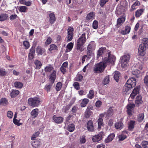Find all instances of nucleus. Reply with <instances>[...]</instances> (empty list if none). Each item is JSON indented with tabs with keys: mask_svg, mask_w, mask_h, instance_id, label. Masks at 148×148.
Returning a JSON list of instances; mask_svg holds the SVG:
<instances>
[{
	"mask_svg": "<svg viewBox=\"0 0 148 148\" xmlns=\"http://www.w3.org/2000/svg\"><path fill=\"white\" fill-rule=\"evenodd\" d=\"M104 54H106L107 57L104 58L102 62L95 64V66L94 71L96 73L102 72L108 64L114 62L115 60V56L111 55L109 51H107L105 47H101L98 51L97 58H98L101 56H103L102 55Z\"/></svg>",
	"mask_w": 148,
	"mask_h": 148,
	"instance_id": "1",
	"label": "nucleus"
},
{
	"mask_svg": "<svg viewBox=\"0 0 148 148\" xmlns=\"http://www.w3.org/2000/svg\"><path fill=\"white\" fill-rule=\"evenodd\" d=\"M28 101L29 105L33 107H38L41 103L40 99L37 97L29 98Z\"/></svg>",
	"mask_w": 148,
	"mask_h": 148,
	"instance_id": "2",
	"label": "nucleus"
},
{
	"mask_svg": "<svg viewBox=\"0 0 148 148\" xmlns=\"http://www.w3.org/2000/svg\"><path fill=\"white\" fill-rule=\"evenodd\" d=\"M130 58V55L129 54L124 55L121 58L120 60L122 68H124L127 66Z\"/></svg>",
	"mask_w": 148,
	"mask_h": 148,
	"instance_id": "3",
	"label": "nucleus"
},
{
	"mask_svg": "<svg viewBox=\"0 0 148 148\" xmlns=\"http://www.w3.org/2000/svg\"><path fill=\"white\" fill-rule=\"evenodd\" d=\"M86 41L85 34H82L77 40V46H83Z\"/></svg>",
	"mask_w": 148,
	"mask_h": 148,
	"instance_id": "4",
	"label": "nucleus"
},
{
	"mask_svg": "<svg viewBox=\"0 0 148 148\" xmlns=\"http://www.w3.org/2000/svg\"><path fill=\"white\" fill-rule=\"evenodd\" d=\"M104 135L103 131H101L99 134L93 136L92 137V140L95 142H97L100 141Z\"/></svg>",
	"mask_w": 148,
	"mask_h": 148,
	"instance_id": "5",
	"label": "nucleus"
},
{
	"mask_svg": "<svg viewBox=\"0 0 148 148\" xmlns=\"http://www.w3.org/2000/svg\"><path fill=\"white\" fill-rule=\"evenodd\" d=\"M135 105L134 104L129 103L127 104V112L129 116L132 115V112L133 110V109L135 107Z\"/></svg>",
	"mask_w": 148,
	"mask_h": 148,
	"instance_id": "6",
	"label": "nucleus"
},
{
	"mask_svg": "<svg viewBox=\"0 0 148 148\" xmlns=\"http://www.w3.org/2000/svg\"><path fill=\"white\" fill-rule=\"evenodd\" d=\"M87 127L88 130L90 132H93L94 130L92 121L91 120L88 121L87 123Z\"/></svg>",
	"mask_w": 148,
	"mask_h": 148,
	"instance_id": "7",
	"label": "nucleus"
},
{
	"mask_svg": "<svg viewBox=\"0 0 148 148\" xmlns=\"http://www.w3.org/2000/svg\"><path fill=\"white\" fill-rule=\"evenodd\" d=\"M126 83L127 84L131 85L132 87H134L136 84V79L134 78H131L127 80Z\"/></svg>",
	"mask_w": 148,
	"mask_h": 148,
	"instance_id": "8",
	"label": "nucleus"
},
{
	"mask_svg": "<svg viewBox=\"0 0 148 148\" xmlns=\"http://www.w3.org/2000/svg\"><path fill=\"white\" fill-rule=\"evenodd\" d=\"M53 119L57 123H60L63 121V119L62 117L57 116L56 115H54L53 116Z\"/></svg>",
	"mask_w": 148,
	"mask_h": 148,
	"instance_id": "9",
	"label": "nucleus"
},
{
	"mask_svg": "<svg viewBox=\"0 0 148 148\" xmlns=\"http://www.w3.org/2000/svg\"><path fill=\"white\" fill-rule=\"evenodd\" d=\"M49 16L50 23L51 24H53L56 21V18L55 14L53 13H51L49 14Z\"/></svg>",
	"mask_w": 148,
	"mask_h": 148,
	"instance_id": "10",
	"label": "nucleus"
},
{
	"mask_svg": "<svg viewBox=\"0 0 148 148\" xmlns=\"http://www.w3.org/2000/svg\"><path fill=\"white\" fill-rule=\"evenodd\" d=\"M139 90H140L139 88L137 87L135 88L131 94L130 99V98L133 99L135 96L139 93Z\"/></svg>",
	"mask_w": 148,
	"mask_h": 148,
	"instance_id": "11",
	"label": "nucleus"
},
{
	"mask_svg": "<svg viewBox=\"0 0 148 148\" xmlns=\"http://www.w3.org/2000/svg\"><path fill=\"white\" fill-rule=\"evenodd\" d=\"M146 47H139L138 52L139 54L142 56H144L145 54Z\"/></svg>",
	"mask_w": 148,
	"mask_h": 148,
	"instance_id": "12",
	"label": "nucleus"
},
{
	"mask_svg": "<svg viewBox=\"0 0 148 148\" xmlns=\"http://www.w3.org/2000/svg\"><path fill=\"white\" fill-rule=\"evenodd\" d=\"M125 18L124 17H122L119 18L117 20L116 27H119L121 26L122 24L125 21Z\"/></svg>",
	"mask_w": 148,
	"mask_h": 148,
	"instance_id": "13",
	"label": "nucleus"
},
{
	"mask_svg": "<svg viewBox=\"0 0 148 148\" xmlns=\"http://www.w3.org/2000/svg\"><path fill=\"white\" fill-rule=\"evenodd\" d=\"M139 46H148V38H145L142 39Z\"/></svg>",
	"mask_w": 148,
	"mask_h": 148,
	"instance_id": "14",
	"label": "nucleus"
},
{
	"mask_svg": "<svg viewBox=\"0 0 148 148\" xmlns=\"http://www.w3.org/2000/svg\"><path fill=\"white\" fill-rule=\"evenodd\" d=\"M56 71L55 70H53L52 73L51 74L50 79L52 84H53L55 81L56 78Z\"/></svg>",
	"mask_w": 148,
	"mask_h": 148,
	"instance_id": "15",
	"label": "nucleus"
},
{
	"mask_svg": "<svg viewBox=\"0 0 148 148\" xmlns=\"http://www.w3.org/2000/svg\"><path fill=\"white\" fill-rule=\"evenodd\" d=\"M35 47H32L30 49V52L29 53L28 55V58L29 60H32L34 58L33 54L35 51Z\"/></svg>",
	"mask_w": 148,
	"mask_h": 148,
	"instance_id": "16",
	"label": "nucleus"
},
{
	"mask_svg": "<svg viewBox=\"0 0 148 148\" xmlns=\"http://www.w3.org/2000/svg\"><path fill=\"white\" fill-rule=\"evenodd\" d=\"M115 126L117 129L120 130L123 128V125L122 122L119 121L115 123Z\"/></svg>",
	"mask_w": 148,
	"mask_h": 148,
	"instance_id": "17",
	"label": "nucleus"
},
{
	"mask_svg": "<svg viewBox=\"0 0 148 148\" xmlns=\"http://www.w3.org/2000/svg\"><path fill=\"white\" fill-rule=\"evenodd\" d=\"M115 136V135L114 133L110 134L108 137L105 139V142L106 143H108L111 141Z\"/></svg>",
	"mask_w": 148,
	"mask_h": 148,
	"instance_id": "18",
	"label": "nucleus"
},
{
	"mask_svg": "<svg viewBox=\"0 0 148 148\" xmlns=\"http://www.w3.org/2000/svg\"><path fill=\"white\" fill-rule=\"evenodd\" d=\"M19 91L16 90H13L10 93V96L11 98H13L15 97L18 95Z\"/></svg>",
	"mask_w": 148,
	"mask_h": 148,
	"instance_id": "19",
	"label": "nucleus"
},
{
	"mask_svg": "<svg viewBox=\"0 0 148 148\" xmlns=\"http://www.w3.org/2000/svg\"><path fill=\"white\" fill-rule=\"evenodd\" d=\"M98 129L100 130L101 129V127L103 125V119L101 118H99L97 121Z\"/></svg>",
	"mask_w": 148,
	"mask_h": 148,
	"instance_id": "20",
	"label": "nucleus"
},
{
	"mask_svg": "<svg viewBox=\"0 0 148 148\" xmlns=\"http://www.w3.org/2000/svg\"><path fill=\"white\" fill-rule=\"evenodd\" d=\"M38 110L37 108H36L33 110L31 112V114L32 117L34 118L36 117L38 115Z\"/></svg>",
	"mask_w": 148,
	"mask_h": 148,
	"instance_id": "21",
	"label": "nucleus"
},
{
	"mask_svg": "<svg viewBox=\"0 0 148 148\" xmlns=\"http://www.w3.org/2000/svg\"><path fill=\"white\" fill-rule=\"evenodd\" d=\"M130 30V27L128 26H127L125 27V30L122 31L121 33L122 34L125 35L129 33Z\"/></svg>",
	"mask_w": 148,
	"mask_h": 148,
	"instance_id": "22",
	"label": "nucleus"
},
{
	"mask_svg": "<svg viewBox=\"0 0 148 148\" xmlns=\"http://www.w3.org/2000/svg\"><path fill=\"white\" fill-rule=\"evenodd\" d=\"M89 101V100L87 98L83 99L81 103V106L82 107H85Z\"/></svg>",
	"mask_w": 148,
	"mask_h": 148,
	"instance_id": "23",
	"label": "nucleus"
},
{
	"mask_svg": "<svg viewBox=\"0 0 148 148\" xmlns=\"http://www.w3.org/2000/svg\"><path fill=\"white\" fill-rule=\"evenodd\" d=\"M14 84L15 87L19 89L21 88L23 86V83L20 82H15Z\"/></svg>",
	"mask_w": 148,
	"mask_h": 148,
	"instance_id": "24",
	"label": "nucleus"
},
{
	"mask_svg": "<svg viewBox=\"0 0 148 148\" xmlns=\"http://www.w3.org/2000/svg\"><path fill=\"white\" fill-rule=\"evenodd\" d=\"M143 102L142 100V97L140 95H138L136 97L135 103L136 104L139 105Z\"/></svg>",
	"mask_w": 148,
	"mask_h": 148,
	"instance_id": "25",
	"label": "nucleus"
},
{
	"mask_svg": "<svg viewBox=\"0 0 148 148\" xmlns=\"http://www.w3.org/2000/svg\"><path fill=\"white\" fill-rule=\"evenodd\" d=\"M133 87L131 85L127 84V83L125 84L124 87V91L127 92L129 90H130Z\"/></svg>",
	"mask_w": 148,
	"mask_h": 148,
	"instance_id": "26",
	"label": "nucleus"
},
{
	"mask_svg": "<svg viewBox=\"0 0 148 148\" xmlns=\"http://www.w3.org/2000/svg\"><path fill=\"white\" fill-rule=\"evenodd\" d=\"M133 87L131 85L127 84V83L125 84L124 87V91L127 92L129 90H130Z\"/></svg>",
	"mask_w": 148,
	"mask_h": 148,
	"instance_id": "27",
	"label": "nucleus"
},
{
	"mask_svg": "<svg viewBox=\"0 0 148 148\" xmlns=\"http://www.w3.org/2000/svg\"><path fill=\"white\" fill-rule=\"evenodd\" d=\"M94 92L93 90H90L89 93L87 95V97L90 99H92L94 97Z\"/></svg>",
	"mask_w": 148,
	"mask_h": 148,
	"instance_id": "28",
	"label": "nucleus"
},
{
	"mask_svg": "<svg viewBox=\"0 0 148 148\" xmlns=\"http://www.w3.org/2000/svg\"><path fill=\"white\" fill-rule=\"evenodd\" d=\"M135 122L133 121H130L129 123L128 129L129 130L132 131L134 128Z\"/></svg>",
	"mask_w": 148,
	"mask_h": 148,
	"instance_id": "29",
	"label": "nucleus"
},
{
	"mask_svg": "<svg viewBox=\"0 0 148 148\" xmlns=\"http://www.w3.org/2000/svg\"><path fill=\"white\" fill-rule=\"evenodd\" d=\"M40 143L38 140H36L33 141L32 143V146L36 148H38L40 145Z\"/></svg>",
	"mask_w": 148,
	"mask_h": 148,
	"instance_id": "30",
	"label": "nucleus"
},
{
	"mask_svg": "<svg viewBox=\"0 0 148 148\" xmlns=\"http://www.w3.org/2000/svg\"><path fill=\"white\" fill-rule=\"evenodd\" d=\"M34 64L35 65L34 66L35 67L36 69H39L40 68L42 64L39 61L36 60L34 62Z\"/></svg>",
	"mask_w": 148,
	"mask_h": 148,
	"instance_id": "31",
	"label": "nucleus"
},
{
	"mask_svg": "<svg viewBox=\"0 0 148 148\" xmlns=\"http://www.w3.org/2000/svg\"><path fill=\"white\" fill-rule=\"evenodd\" d=\"M75 127V126L74 124L73 123L69 124L68 126L67 130L69 132H72L74 130Z\"/></svg>",
	"mask_w": 148,
	"mask_h": 148,
	"instance_id": "32",
	"label": "nucleus"
},
{
	"mask_svg": "<svg viewBox=\"0 0 148 148\" xmlns=\"http://www.w3.org/2000/svg\"><path fill=\"white\" fill-rule=\"evenodd\" d=\"M27 9V8L25 6H21L19 8V11L22 12H26Z\"/></svg>",
	"mask_w": 148,
	"mask_h": 148,
	"instance_id": "33",
	"label": "nucleus"
},
{
	"mask_svg": "<svg viewBox=\"0 0 148 148\" xmlns=\"http://www.w3.org/2000/svg\"><path fill=\"white\" fill-rule=\"evenodd\" d=\"M113 107H110L109 110L107 111L106 114L107 116L108 117L112 116L113 114Z\"/></svg>",
	"mask_w": 148,
	"mask_h": 148,
	"instance_id": "34",
	"label": "nucleus"
},
{
	"mask_svg": "<svg viewBox=\"0 0 148 148\" xmlns=\"http://www.w3.org/2000/svg\"><path fill=\"white\" fill-rule=\"evenodd\" d=\"M8 17L7 14H3L0 15V21H3L7 19Z\"/></svg>",
	"mask_w": 148,
	"mask_h": 148,
	"instance_id": "35",
	"label": "nucleus"
},
{
	"mask_svg": "<svg viewBox=\"0 0 148 148\" xmlns=\"http://www.w3.org/2000/svg\"><path fill=\"white\" fill-rule=\"evenodd\" d=\"M144 11L143 9H141L140 10H137L136 12L135 16L136 17H138L142 14Z\"/></svg>",
	"mask_w": 148,
	"mask_h": 148,
	"instance_id": "36",
	"label": "nucleus"
},
{
	"mask_svg": "<svg viewBox=\"0 0 148 148\" xmlns=\"http://www.w3.org/2000/svg\"><path fill=\"white\" fill-rule=\"evenodd\" d=\"M52 84H46L44 88L46 90L47 92H49L50 91V89L52 86Z\"/></svg>",
	"mask_w": 148,
	"mask_h": 148,
	"instance_id": "37",
	"label": "nucleus"
},
{
	"mask_svg": "<svg viewBox=\"0 0 148 148\" xmlns=\"http://www.w3.org/2000/svg\"><path fill=\"white\" fill-rule=\"evenodd\" d=\"M110 82V79L109 76H106L104 79L102 83L104 85H105L109 83Z\"/></svg>",
	"mask_w": 148,
	"mask_h": 148,
	"instance_id": "38",
	"label": "nucleus"
},
{
	"mask_svg": "<svg viewBox=\"0 0 148 148\" xmlns=\"http://www.w3.org/2000/svg\"><path fill=\"white\" fill-rule=\"evenodd\" d=\"M8 103V100L5 98H2L0 101V104L2 105H5Z\"/></svg>",
	"mask_w": 148,
	"mask_h": 148,
	"instance_id": "39",
	"label": "nucleus"
},
{
	"mask_svg": "<svg viewBox=\"0 0 148 148\" xmlns=\"http://www.w3.org/2000/svg\"><path fill=\"white\" fill-rule=\"evenodd\" d=\"M95 15L93 12H90L86 16V19L87 20H91L94 18Z\"/></svg>",
	"mask_w": 148,
	"mask_h": 148,
	"instance_id": "40",
	"label": "nucleus"
},
{
	"mask_svg": "<svg viewBox=\"0 0 148 148\" xmlns=\"http://www.w3.org/2000/svg\"><path fill=\"white\" fill-rule=\"evenodd\" d=\"M91 111L88 108L86 109L85 113V117L86 118H88L91 115Z\"/></svg>",
	"mask_w": 148,
	"mask_h": 148,
	"instance_id": "41",
	"label": "nucleus"
},
{
	"mask_svg": "<svg viewBox=\"0 0 148 148\" xmlns=\"http://www.w3.org/2000/svg\"><path fill=\"white\" fill-rule=\"evenodd\" d=\"M120 73L119 72L115 71L114 75V78L116 82H118L119 79Z\"/></svg>",
	"mask_w": 148,
	"mask_h": 148,
	"instance_id": "42",
	"label": "nucleus"
},
{
	"mask_svg": "<svg viewBox=\"0 0 148 148\" xmlns=\"http://www.w3.org/2000/svg\"><path fill=\"white\" fill-rule=\"evenodd\" d=\"M53 69V66L51 65H49L46 66L45 69V71L47 72H50Z\"/></svg>",
	"mask_w": 148,
	"mask_h": 148,
	"instance_id": "43",
	"label": "nucleus"
},
{
	"mask_svg": "<svg viewBox=\"0 0 148 148\" xmlns=\"http://www.w3.org/2000/svg\"><path fill=\"white\" fill-rule=\"evenodd\" d=\"M44 50L42 49L41 47H37L36 48V52L39 55H41L42 53L44 52Z\"/></svg>",
	"mask_w": 148,
	"mask_h": 148,
	"instance_id": "44",
	"label": "nucleus"
},
{
	"mask_svg": "<svg viewBox=\"0 0 148 148\" xmlns=\"http://www.w3.org/2000/svg\"><path fill=\"white\" fill-rule=\"evenodd\" d=\"M62 87V84L60 82H58L56 87V90L57 91H60Z\"/></svg>",
	"mask_w": 148,
	"mask_h": 148,
	"instance_id": "45",
	"label": "nucleus"
},
{
	"mask_svg": "<svg viewBox=\"0 0 148 148\" xmlns=\"http://www.w3.org/2000/svg\"><path fill=\"white\" fill-rule=\"evenodd\" d=\"M83 77V76L81 74L78 73L75 79L77 81H81L82 80Z\"/></svg>",
	"mask_w": 148,
	"mask_h": 148,
	"instance_id": "46",
	"label": "nucleus"
},
{
	"mask_svg": "<svg viewBox=\"0 0 148 148\" xmlns=\"http://www.w3.org/2000/svg\"><path fill=\"white\" fill-rule=\"evenodd\" d=\"M144 117V114L143 113L139 114L138 116V120L139 122H141L143 120Z\"/></svg>",
	"mask_w": 148,
	"mask_h": 148,
	"instance_id": "47",
	"label": "nucleus"
},
{
	"mask_svg": "<svg viewBox=\"0 0 148 148\" xmlns=\"http://www.w3.org/2000/svg\"><path fill=\"white\" fill-rule=\"evenodd\" d=\"M98 22L96 21H94L92 24V27L94 29H96L98 28Z\"/></svg>",
	"mask_w": 148,
	"mask_h": 148,
	"instance_id": "48",
	"label": "nucleus"
},
{
	"mask_svg": "<svg viewBox=\"0 0 148 148\" xmlns=\"http://www.w3.org/2000/svg\"><path fill=\"white\" fill-rule=\"evenodd\" d=\"M57 49V47H50L49 49V51L52 53H53L55 52Z\"/></svg>",
	"mask_w": 148,
	"mask_h": 148,
	"instance_id": "49",
	"label": "nucleus"
},
{
	"mask_svg": "<svg viewBox=\"0 0 148 148\" xmlns=\"http://www.w3.org/2000/svg\"><path fill=\"white\" fill-rule=\"evenodd\" d=\"M74 88L77 90H78L79 89V84L78 82H74L73 84Z\"/></svg>",
	"mask_w": 148,
	"mask_h": 148,
	"instance_id": "50",
	"label": "nucleus"
},
{
	"mask_svg": "<svg viewBox=\"0 0 148 148\" xmlns=\"http://www.w3.org/2000/svg\"><path fill=\"white\" fill-rule=\"evenodd\" d=\"M52 41L51 38L49 37H48L47 39L45 42V45H48L50 44Z\"/></svg>",
	"mask_w": 148,
	"mask_h": 148,
	"instance_id": "51",
	"label": "nucleus"
},
{
	"mask_svg": "<svg viewBox=\"0 0 148 148\" xmlns=\"http://www.w3.org/2000/svg\"><path fill=\"white\" fill-rule=\"evenodd\" d=\"M86 139L85 138V136H81L80 138V143H84L86 142Z\"/></svg>",
	"mask_w": 148,
	"mask_h": 148,
	"instance_id": "52",
	"label": "nucleus"
},
{
	"mask_svg": "<svg viewBox=\"0 0 148 148\" xmlns=\"http://www.w3.org/2000/svg\"><path fill=\"white\" fill-rule=\"evenodd\" d=\"M118 137L120 140H123L126 138V136L123 134H122L119 135Z\"/></svg>",
	"mask_w": 148,
	"mask_h": 148,
	"instance_id": "53",
	"label": "nucleus"
},
{
	"mask_svg": "<svg viewBox=\"0 0 148 148\" xmlns=\"http://www.w3.org/2000/svg\"><path fill=\"white\" fill-rule=\"evenodd\" d=\"M6 72L4 69H0V75L1 76H5L6 75Z\"/></svg>",
	"mask_w": 148,
	"mask_h": 148,
	"instance_id": "54",
	"label": "nucleus"
},
{
	"mask_svg": "<svg viewBox=\"0 0 148 148\" xmlns=\"http://www.w3.org/2000/svg\"><path fill=\"white\" fill-rule=\"evenodd\" d=\"M68 34L73 35V28L71 27H69L68 29Z\"/></svg>",
	"mask_w": 148,
	"mask_h": 148,
	"instance_id": "55",
	"label": "nucleus"
},
{
	"mask_svg": "<svg viewBox=\"0 0 148 148\" xmlns=\"http://www.w3.org/2000/svg\"><path fill=\"white\" fill-rule=\"evenodd\" d=\"M13 122L14 124L18 126H19L22 124L21 123H19V120H18L16 119H13Z\"/></svg>",
	"mask_w": 148,
	"mask_h": 148,
	"instance_id": "56",
	"label": "nucleus"
},
{
	"mask_svg": "<svg viewBox=\"0 0 148 148\" xmlns=\"http://www.w3.org/2000/svg\"><path fill=\"white\" fill-rule=\"evenodd\" d=\"M141 145L143 147L145 148L147 147L148 145V142L147 141H144L142 142Z\"/></svg>",
	"mask_w": 148,
	"mask_h": 148,
	"instance_id": "57",
	"label": "nucleus"
},
{
	"mask_svg": "<svg viewBox=\"0 0 148 148\" xmlns=\"http://www.w3.org/2000/svg\"><path fill=\"white\" fill-rule=\"evenodd\" d=\"M102 104L101 101L98 100L95 103V106L99 108L101 107Z\"/></svg>",
	"mask_w": 148,
	"mask_h": 148,
	"instance_id": "58",
	"label": "nucleus"
},
{
	"mask_svg": "<svg viewBox=\"0 0 148 148\" xmlns=\"http://www.w3.org/2000/svg\"><path fill=\"white\" fill-rule=\"evenodd\" d=\"M13 112L11 111H8L7 113V116L8 117L11 118L12 117Z\"/></svg>",
	"mask_w": 148,
	"mask_h": 148,
	"instance_id": "59",
	"label": "nucleus"
},
{
	"mask_svg": "<svg viewBox=\"0 0 148 148\" xmlns=\"http://www.w3.org/2000/svg\"><path fill=\"white\" fill-rule=\"evenodd\" d=\"M39 132H38L36 133H35V134H33V135H32V140H34L35 138L37 137V136L39 135Z\"/></svg>",
	"mask_w": 148,
	"mask_h": 148,
	"instance_id": "60",
	"label": "nucleus"
},
{
	"mask_svg": "<svg viewBox=\"0 0 148 148\" xmlns=\"http://www.w3.org/2000/svg\"><path fill=\"white\" fill-rule=\"evenodd\" d=\"M140 71L138 70H135L132 71V74L136 76L140 73Z\"/></svg>",
	"mask_w": 148,
	"mask_h": 148,
	"instance_id": "61",
	"label": "nucleus"
},
{
	"mask_svg": "<svg viewBox=\"0 0 148 148\" xmlns=\"http://www.w3.org/2000/svg\"><path fill=\"white\" fill-rule=\"evenodd\" d=\"M60 69L62 73L63 74H65L66 72V68L62 66H61Z\"/></svg>",
	"mask_w": 148,
	"mask_h": 148,
	"instance_id": "62",
	"label": "nucleus"
},
{
	"mask_svg": "<svg viewBox=\"0 0 148 148\" xmlns=\"http://www.w3.org/2000/svg\"><path fill=\"white\" fill-rule=\"evenodd\" d=\"M73 39V35L68 34L67 38V41L69 42L71 41Z\"/></svg>",
	"mask_w": 148,
	"mask_h": 148,
	"instance_id": "63",
	"label": "nucleus"
},
{
	"mask_svg": "<svg viewBox=\"0 0 148 148\" xmlns=\"http://www.w3.org/2000/svg\"><path fill=\"white\" fill-rule=\"evenodd\" d=\"M144 82L146 85L148 86V75L145 77L144 79Z\"/></svg>",
	"mask_w": 148,
	"mask_h": 148,
	"instance_id": "64",
	"label": "nucleus"
}]
</instances>
